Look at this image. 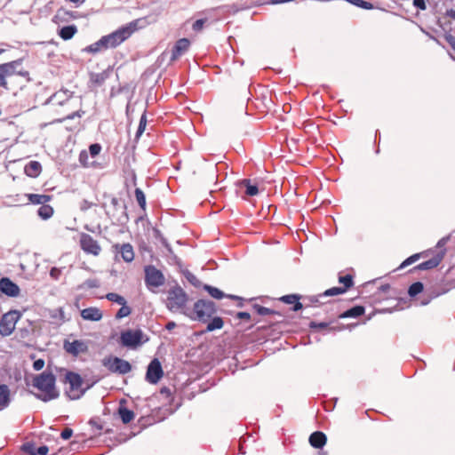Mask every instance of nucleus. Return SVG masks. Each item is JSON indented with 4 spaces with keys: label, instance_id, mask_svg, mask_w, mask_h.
I'll return each mask as SVG.
<instances>
[{
    "label": "nucleus",
    "instance_id": "1",
    "mask_svg": "<svg viewBox=\"0 0 455 455\" xmlns=\"http://www.w3.org/2000/svg\"><path fill=\"white\" fill-rule=\"evenodd\" d=\"M150 24L148 17L139 18L134 20L128 24L122 26L114 32L103 36L107 48H116L120 45L123 42L127 40L138 29L146 28Z\"/></svg>",
    "mask_w": 455,
    "mask_h": 455
},
{
    "label": "nucleus",
    "instance_id": "2",
    "mask_svg": "<svg viewBox=\"0 0 455 455\" xmlns=\"http://www.w3.org/2000/svg\"><path fill=\"white\" fill-rule=\"evenodd\" d=\"M56 377L51 371H44L33 378V387L42 392L36 397L43 402H49L59 397L60 393L55 386Z\"/></svg>",
    "mask_w": 455,
    "mask_h": 455
},
{
    "label": "nucleus",
    "instance_id": "3",
    "mask_svg": "<svg viewBox=\"0 0 455 455\" xmlns=\"http://www.w3.org/2000/svg\"><path fill=\"white\" fill-rule=\"evenodd\" d=\"M187 302L188 294L180 285L176 284L168 290L165 305L171 312L183 310Z\"/></svg>",
    "mask_w": 455,
    "mask_h": 455
},
{
    "label": "nucleus",
    "instance_id": "4",
    "mask_svg": "<svg viewBox=\"0 0 455 455\" xmlns=\"http://www.w3.org/2000/svg\"><path fill=\"white\" fill-rule=\"evenodd\" d=\"M217 312L216 304L209 299H198L194 304L193 315H189L191 319L202 323L208 322L212 316Z\"/></svg>",
    "mask_w": 455,
    "mask_h": 455
},
{
    "label": "nucleus",
    "instance_id": "5",
    "mask_svg": "<svg viewBox=\"0 0 455 455\" xmlns=\"http://www.w3.org/2000/svg\"><path fill=\"white\" fill-rule=\"evenodd\" d=\"M65 383L69 385L65 393L71 400L79 399L86 391L82 387L83 379L78 373L68 371L65 375Z\"/></svg>",
    "mask_w": 455,
    "mask_h": 455
},
{
    "label": "nucleus",
    "instance_id": "6",
    "mask_svg": "<svg viewBox=\"0 0 455 455\" xmlns=\"http://www.w3.org/2000/svg\"><path fill=\"white\" fill-rule=\"evenodd\" d=\"M21 65V60H16L13 61L0 64V87L7 89L6 78L14 75H19L23 77L29 76L28 71L17 70Z\"/></svg>",
    "mask_w": 455,
    "mask_h": 455
},
{
    "label": "nucleus",
    "instance_id": "7",
    "mask_svg": "<svg viewBox=\"0 0 455 455\" xmlns=\"http://www.w3.org/2000/svg\"><path fill=\"white\" fill-rule=\"evenodd\" d=\"M145 284L147 288L155 292V289L159 288L165 283V277L162 271L153 265H148L144 267Z\"/></svg>",
    "mask_w": 455,
    "mask_h": 455
},
{
    "label": "nucleus",
    "instance_id": "8",
    "mask_svg": "<svg viewBox=\"0 0 455 455\" xmlns=\"http://www.w3.org/2000/svg\"><path fill=\"white\" fill-rule=\"evenodd\" d=\"M101 363L112 373L124 375L132 371L131 363L117 356H106L102 359Z\"/></svg>",
    "mask_w": 455,
    "mask_h": 455
},
{
    "label": "nucleus",
    "instance_id": "9",
    "mask_svg": "<svg viewBox=\"0 0 455 455\" xmlns=\"http://www.w3.org/2000/svg\"><path fill=\"white\" fill-rule=\"evenodd\" d=\"M143 331L140 329L126 330L121 333L120 339L124 347L135 348L148 340V338L143 340Z\"/></svg>",
    "mask_w": 455,
    "mask_h": 455
},
{
    "label": "nucleus",
    "instance_id": "10",
    "mask_svg": "<svg viewBox=\"0 0 455 455\" xmlns=\"http://www.w3.org/2000/svg\"><path fill=\"white\" fill-rule=\"evenodd\" d=\"M19 318L18 311H10L3 315L0 319V334L3 337L11 335L15 329V324Z\"/></svg>",
    "mask_w": 455,
    "mask_h": 455
},
{
    "label": "nucleus",
    "instance_id": "11",
    "mask_svg": "<svg viewBox=\"0 0 455 455\" xmlns=\"http://www.w3.org/2000/svg\"><path fill=\"white\" fill-rule=\"evenodd\" d=\"M164 375L162 365L158 359H153L147 369L146 380L150 384H156Z\"/></svg>",
    "mask_w": 455,
    "mask_h": 455
},
{
    "label": "nucleus",
    "instance_id": "12",
    "mask_svg": "<svg viewBox=\"0 0 455 455\" xmlns=\"http://www.w3.org/2000/svg\"><path fill=\"white\" fill-rule=\"evenodd\" d=\"M80 245L84 252L92 254L94 256H98L101 251L99 243L88 234L81 235Z\"/></svg>",
    "mask_w": 455,
    "mask_h": 455
},
{
    "label": "nucleus",
    "instance_id": "13",
    "mask_svg": "<svg viewBox=\"0 0 455 455\" xmlns=\"http://www.w3.org/2000/svg\"><path fill=\"white\" fill-rule=\"evenodd\" d=\"M63 347L68 354L73 356H77L88 351L87 343L80 339H75L73 341L65 340Z\"/></svg>",
    "mask_w": 455,
    "mask_h": 455
},
{
    "label": "nucleus",
    "instance_id": "14",
    "mask_svg": "<svg viewBox=\"0 0 455 455\" xmlns=\"http://www.w3.org/2000/svg\"><path fill=\"white\" fill-rule=\"evenodd\" d=\"M0 291L8 297H18L20 294V287L8 277L0 279Z\"/></svg>",
    "mask_w": 455,
    "mask_h": 455
},
{
    "label": "nucleus",
    "instance_id": "15",
    "mask_svg": "<svg viewBox=\"0 0 455 455\" xmlns=\"http://www.w3.org/2000/svg\"><path fill=\"white\" fill-rule=\"evenodd\" d=\"M190 46V41L188 38H181L179 39L172 50V56H171V61H174L178 60L180 56H182L184 53H186Z\"/></svg>",
    "mask_w": 455,
    "mask_h": 455
},
{
    "label": "nucleus",
    "instance_id": "16",
    "mask_svg": "<svg viewBox=\"0 0 455 455\" xmlns=\"http://www.w3.org/2000/svg\"><path fill=\"white\" fill-rule=\"evenodd\" d=\"M73 96V92L68 89H61L53 93L46 101V103L55 102L56 104L62 106L68 101Z\"/></svg>",
    "mask_w": 455,
    "mask_h": 455
},
{
    "label": "nucleus",
    "instance_id": "17",
    "mask_svg": "<svg viewBox=\"0 0 455 455\" xmlns=\"http://www.w3.org/2000/svg\"><path fill=\"white\" fill-rule=\"evenodd\" d=\"M346 292V288L342 287H332L326 290L324 292L318 294L317 296H311L308 298L309 301L313 304L321 303L320 299L329 296H336Z\"/></svg>",
    "mask_w": 455,
    "mask_h": 455
},
{
    "label": "nucleus",
    "instance_id": "18",
    "mask_svg": "<svg viewBox=\"0 0 455 455\" xmlns=\"http://www.w3.org/2000/svg\"><path fill=\"white\" fill-rule=\"evenodd\" d=\"M81 316L84 320L98 322L102 318V312L94 307L84 308L81 311Z\"/></svg>",
    "mask_w": 455,
    "mask_h": 455
},
{
    "label": "nucleus",
    "instance_id": "19",
    "mask_svg": "<svg viewBox=\"0 0 455 455\" xmlns=\"http://www.w3.org/2000/svg\"><path fill=\"white\" fill-rule=\"evenodd\" d=\"M327 442V437L324 433L315 431L309 436V443L316 449H322Z\"/></svg>",
    "mask_w": 455,
    "mask_h": 455
},
{
    "label": "nucleus",
    "instance_id": "20",
    "mask_svg": "<svg viewBox=\"0 0 455 455\" xmlns=\"http://www.w3.org/2000/svg\"><path fill=\"white\" fill-rule=\"evenodd\" d=\"M115 247L121 253V256L125 262H132L133 260L134 251L130 243H124L122 245L116 244Z\"/></svg>",
    "mask_w": 455,
    "mask_h": 455
},
{
    "label": "nucleus",
    "instance_id": "21",
    "mask_svg": "<svg viewBox=\"0 0 455 455\" xmlns=\"http://www.w3.org/2000/svg\"><path fill=\"white\" fill-rule=\"evenodd\" d=\"M443 259V254H436L433 258L419 264L415 268L419 270H428L436 267Z\"/></svg>",
    "mask_w": 455,
    "mask_h": 455
},
{
    "label": "nucleus",
    "instance_id": "22",
    "mask_svg": "<svg viewBox=\"0 0 455 455\" xmlns=\"http://www.w3.org/2000/svg\"><path fill=\"white\" fill-rule=\"evenodd\" d=\"M42 172V165L37 161L28 162L24 168V172L27 176L31 178H36Z\"/></svg>",
    "mask_w": 455,
    "mask_h": 455
},
{
    "label": "nucleus",
    "instance_id": "23",
    "mask_svg": "<svg viewBox=\"0 0 455 455\" xmlns=\"http://www.w3.org/2000/svg\"><path fill=\"white\" fill-rule=\"evenodd\" d=\"M203 288H204V291H206L210 294L211 297H212L214 299H223L225 297H228L231 299H240L238 296H235V295H226L220 289H218L216 287H213L212 285H209V284H204L203 286Z\"/></svg>",
    "mask_w": 455,
    "mask_h": 455
},
{
    "label": "nucleus",
    "instance_id": "24",
    "mask_svg": "<svg viewBox=\"0 0 455 455\" xmlns=\"http://www.w3.org/2000/svg\"><path fill=\"white\" fill-rule=\"evenodd\" d=\"M26 196L32 204L44 205L52 200V196L50 195L26 194Z\"/></svg>",
    "mask_w": 455,
    "mask_h": 455
},
{
    "label": "nucleus",
    "instance_id": "25",
    "mask_svg": "<svg viewBox=\"0 0 455 455\" xmlns=\"http://www.w3.org/2000/svg\"><path fill=\"white\" fill-rule=\"evenodd\" d=\"M364 307L363 306H355L347 310H346L345 312H343L342 314L339 315V318H356L364 314Z\"/></svg>",
    "mask_w": 455,
    "mask_h": 455
},
{
    "label": "nucleus",
    "instance_id": "26",
    "mask_svg": "<svg viewBox=\"0 0 455 455\" xmlns=\"http://www.w3.org/2000/svg\"><path fill=\"white\" fill-rule=\"evenodd\" d=\"M107 45H106V43L104 41V37L101 36L100 39H99L97 42L88 45L87 47L84 48V52H89V53H92V54H95V53H98L103 50H107Z\"/></svg>",
    "mask_w": 455,
    "mask_h": 455
},
{
    "label": "nucleus",
    "instance_id": "27",
    "mask_svg": "<svg viewBox=\"0 0 455 455\" xmlns=\"http://www.w3.org/2000/svg\"><path fill=\"white\" fill-rule=\"evenodd\" d=\"M237 185L245 188L246 196H254L259 193L257 185L251 184V180L248 179H243L238 181Z\"/></svg>",
    "mask_w": 455,
    "mask_h": 455
},
{
    "label": "nucleus",
    "instance_id": "28",
    "mask_svg": "<svg viewBox=\"0 0 455 455\" xmlns=\"http://www.w3.org/2000/svg\"><path fill=\"white\" fill-rule=\"evenodd\" d=\"M11 402L10 389L7 385H0V408H6Z\"/></svg>",
    "mask_w": 455,
    "mask_h": 455
},
{
    "label": "nucleus",
    "instance_id": "29",
    "mask_svg": "<svg viewBox=\"0 0 455 455\" xmlns=\"http://www.w3.org/2000/svg\"><path fill=\"white\" fill-rule=\"evenodd\" d=\"M76 32H77V28L76 25H68V26H65L60 29L59 36L63 40H69L76 35Z\"/></svg>",
    "mask_w": 455,
    "mask_h": 455
},
{
    "label": "nucleus",
    "instance_id": "30",
    "mask_svg": "<svg viewBox=\"0 0 455 455\" xmlns=\"http://www.w3.org/2000/svg\"><path fill=\"white\" fill-rule=\"evenodd\" d=\"M118 415L124 424L130 423L134 418V412L125 406H123L122 403L118 408Z\"/></svg>",
    "mask_w": 455,
    "mask_h": 455
},
{
    "label": "nucleus",
    "instance_id": "31",
    "mask_svg": "<svg viewBox=\"0 0 455 455\" xmlns=\"http://www.w3.org/2000/svg\"><path fill=\"white\" fill-rule=\"evenodd\" d=\"M37 214L42 220H48L53 215V208L46 203L38 208Z\"/></svg>",
    "mask_w": 455,
    "mask_h": 455
},
{
    "label": "nucleus",
    "instance_id": "32",
    "mask_svg": "<svg viewBox=\"0 0 455 455\" xmlns=\"http://www.w3.org/2000/svg\"><path fill=\"white\" fill-rule=\"evenodd\" d=\"M223 319L220 316H215L212 319L211 322L208 323L206 331H213L215 330H220L223 327Z\"/></svg>",
    "mask_w": 455,
    "mask_h": 455
},
{
    "label": "nucleus",
    "instance_id": "33",
    "mask_svg": "<svg viewBox=\"0 0 455 455\" xmlns=\"http://www.w3.org/2000/svg\"><path fill=\"white\" fill-rule=\"evenodd\" d=\"M50 316L52 319L57 320L60 323H64L68 321L69 318L66 317L64 310L62 307H58L51 311Z\"/></svg>",
    "mask_w": 455,
    "mask_h": 455
},
{
    "label": "nucleus",
    "instance_id": "34",
    "mask_svg": "<svg viewBox=\"0 0 455 455\" xmlns=\"http://www.w3.org/2000/svg\"><path fill=\"white\" fill-rule=\"evenodd\" d=\"M423 289L424 286L421 282H415L409 287L408 294L410 297H415L419 294Z\"/></svg>",
    "mask_w": 455,
    "mask_h": 455
},
{
    "label": "nucleus",
    "instance_id": "35",
    "mask_svg": "<svg viewBox=\"0 0 455 455\" xmlns=\"http://www.w3.org/2000/svg\"><path fill=\"white\" fill-rule=\"evenodd\" d=\"M106 299L109 301L117 303L118 305L121 306H124V304H127L126 299L123 296L115 292H108L106 295Z\"/></svg>",
    "mask_w": 455,
    "mask_h": 455
},
{
    "label": "nucleus",
    "instance_id": "36",
    "mask_svg": "<svg viewBox=\"0 0 455 455\" xmlns=\"http://www.w3.org/2000/svg\"><path fill=\"white\" fill-rule=\"evenodd\" d=\"M100 285V283L96 278L87 279L85 280L82 284L79 285V289H92V288H99Z\"/></svg>",
    "mask_w": 455,
    "mask_h": 455
},
{
    "label": "nucleus",
    "instance_id": "37",
    "mask_svg": "<svg viewBox=\"0 0 455 455\" xmlns=\"http://www.w3.org/2000/svg\"><path fill=\"white\" fill-rule=\"evenodd\" d=\"M135 197H136L138 204L140 206V208L145 210V208H146V196H145L144 192L140 188H137L135 189Z\"/></svg>",
    "mask_w": 455,
    "mask_h": 455
},
{
    "label": "nucleus",
    "instance_id": "38",
    "mask_svg": "<svg viewBox=\"0 0 455 455\" xmlns=\"http://www.w3.org/2000/svg\"><path fill=\"white\" fill-rule=\"evenodd\" d=\"M339 282L344 285L342 288H346V291L354 285L351 275H340L339 277Z\"/></svg>",
    "mask_w": 455,
    "mask_h": 455
},
{
    "label": "nucleus",
    "instance_id": "39",
    "mask_svg": "<svg viewBox=\"0 0 455 455\" xmlns=\"http://www.w3.org/2000/svg\"><path fill=\"white\" fill-rule=\"evenodd\" d=\"M146 125H147V117H146V113H144L141 116H140V124H139V126H138V129H137V132H136V139H139L144 132L145 129H146Z\"/></svg>",
    "mask_w": 455,
    "mask_h": 455
},
{
    "label": "nucleus",
    "instance_id": "40",
    "mask_svg": "<svg viewBox=\"0 0 455 455\" xmlns=\"http://www.w3.org/2000/svg\"><path fill=\"white\" fill-rule=\"evenodd\" d=\"M309 327L311 329H318V330H325L329 329L330 331H336V327H329V323L325 322L322 323H316V322H310Z\"/></svg>",
    "mask_w": 455,
    "mask_h": 455
},
{
    "label": "nucleus",
    "instance_id": "41",
    "mask_svg": "<svg viewBox=\"0 0 455 455\" xmlns=\"http://www.w3.org/2000/svg\"><path fill=\"white\" fill-rule=\"evenodd\" d=\"M253 308L255 309L257 314L259 315H267L275 314L274 310H272L268 307H263L261 305H259V304L253 305Z\"/></svg>",
    "mask_w": 455,
    "mask_h": 455
},
{
    "label": "nucleus",
    "instance_id": "42",
    "mask_svg": "<svg viewBox=\"0 0 455 455\" xmlns=\"http://www.w3.org/2000/svg\"><path fill=\"white\" fill-rule=\"evenodd\" d=\"M186 279L195 287L198 288L201 286L200 280L191 272L186 271L184 273Z\"/></svg>",
    "mask_w": 455,
    "mask_h": 455
},
{
    "label": "nucleus",
    "instance_id": "43",
    "mask_svg": "<svg viewBox=\"0 0 455 455\" xmlns=\"http://www.w3.org/2000/svg\"><path fill=\"white\" fill-rule=\"evenodd\" d=\"M347 2L355 4V6L361 7L365 10H371L373 8V4L370 2L363 0H347Z\"/></svg>",
    "mask_w": 455,
    "mask_h": 455
},
{
    "label": "nucleus",
    "instance_id": "44",
    "mask_svg": "<svg viewBox=\"0 0 455 455\" xmlns=\"http://www.w3.org/2000/svg\"><path fill=\"white\" fill-rule=\"evenodd\" d=\"M132 310L130 307H128L126 304L124 306H122L121 308L117 311L116 315V319H122L124 317L128 316L131 314Z\"/></svg>",
    "mask_w": 455,
    "mask_h": 455
},
{
    "label": "nucleus",
    "instance_id": "45",
    "mask_svg": "<svg viewBox=\"0 0 455 455\" xmlns=\"http://www.w3.org/2000/svg\"><path fill=\"white\" fill-rule=\"evenodd\" d=\"M105 80H106L105 73H97V74H92L91 76V81L98 85L102 84L105 82Z\"/></svg>",
    "mask_w": 455,
    "mask_h": 455
},
{
    "label": "nucleus",
    "instance_id": "46",
    "mask_svg": "<svg viewBox=\"0 0 455 455\" xmlns=\"http://www.w3.org/2000/svg\"><path fill=\"white\" fill-rule=\"evenodd\" d=\"M281 300L287 304H293L296 300H299V296L296 294L284 295L281 298Z\"/></svg>",
    "mask_w": 455,
    "mask_h": 455
},
{
    "label": "nucleus",
    "instance_id": "47",
    "mask_svg": "<svg viewBox=\"0 0 455 455\" xmlns=\"http://www.w3.org/2000/svg\"><path fill=\"white\" fill-rule=\"evenodd\" d=\"M101 151V146L99 143L90 145L89 152L92 157L98 156Z\"/></svg>",
    "mask_w": 455,
    "mask_h": 455
},
{
    "label": "nucleus",
    "instance_id": "48",
    "mask_svg": "<svg viewBox=\"0 0 455 455\" xmlns=\"http://www.w3.org/2000/svg\"><path fill=\"white\" fill-rule=\"evenodd\" d=\"M419 253H416V254H413L411 255V257L407 258L400 266L401 268L403 267H405L411 264H412L413 262H415L419 258Z\"/></svg>",
    "mask_w": 455,
    "mask_h": 455
},
{
    "label": "nucleus",
    "instance_id": "49",
    "mask_svg": "<svg viewBox=\"0 0 455 455\" xmlns=\"http://www.w3.org/2000/svg\"><path fill=\"white\" fill-rule=\"evenodd\" d=\"M205 22L206 19L196 20L192 25L193 30L196 32L201 31Z\"/></svg>",
    "mask_w": 455,
    "mask_h": 455
},
{
    "label": "nucleus",
    "instance_id": "50",
    "mask_svg": "<svg viewBox=\"0 0 455 455\" xmlns=\"http://www.w3.org/2000/svg\"><path fill=\"white\" fill-rule=\"evenodd\" d=\"M21 450L28 455H31V453H36V449H35L34 445L30 443H24L22 445Z\"/></svg>",
    "mask_w": 455,
    "mask_h": 455
},
{
    "label": "nucleus",
    "instance_id": "51",
    "mask_svg": "<svg viewBox=\"0 0 455 455\" xmlns=\"http://www.w3.org/2000/svg\"><path fill=\"white\" fill-rule=\"evenodd\" d=\"M61 275V270L58 267H52L51 270H50V276L54 279V280H58L60 278Z\"/></svg>",
    "mask_w": 455,
    "mask_h": 455
},
{
    "label": "nucleus",
    "instance_id": "52",
    "mask_svg": "<svg viewBox=\"0 0 455 455\" xmlns=\"http://www.w3.org/2000/svg\"><path fill=\"white\" fill-rule=\"evenodd\" d=\"M87 160H88L87 152L85 150L81 151V153L79 154V162L81 163V164L84 166H88Z\"/></svg>",
    "mask_w": 455,
    "mask_h": 455
},
{
    "label": "nucleus",
    "instance_id": "53",
    "mask_svg": "<svg viewBox=\"0 0 455 455\" xmlns=\"http://www.w3.org/2000/svg\"><path fill=\"white\" fill-rule=\"evenodd\" d=\"M444 39L451 46V48L455 51V37L451 34L446 33L444 35Z\"/></svg>",
    "mask_w": 455,
    "mask_h": 455
},
{
    "label": "nucleus",
    "instance_id": "54",
    "mask_svg": "<svg viewBox=\"0 0 455 455\" xmlns=\"http://www.w3.org/2000/svg\"><path fill=\"white\" fill-rule=\"evenodd\" d=\"M73 435V430L69 427H66L62 430L60 436L61 438L68 440Z\"/></svg>",
    "mask_w": 455,
    "mask_h": 455
},
{
    "label": "nucleus",
    "instance_id": "55",
    "mask_svg": "<svg viewBox=\"0 0 455 455\" xmlns=\"http://www.w3.org/2000/svg\"><path fill=\"white\" fill-rule=\"evenodd\" d=\"M413 5L421 11H425L427 9L425 0H413Z\"/></svg>",
    "mask_w": 455,
    "mask_h": 455
},
{
    "label": "nucleus",
    "instance_id": "56",
    "mask_svg": "<svg viewBox=\"0 0 455 455\" xmlns=\"http://www.w3.org/2000/svg\"><path fill=\"white\" fill-rule=\"evenodd\" d=\"M44 366V361L43 359H37L33 363V368L36 371H40Z\"/></svg>",
    "mask_w": 455,
    "mask_h": 455
},
{
    "label": "nucleus",
    "instance_id": "57",
    "mask_svg": "<svg viewBox=\"0 0 455 455\" xmlns=\"http://www.w3.org/2000/svg\"><path fill=\"white\" fill-rule=\"evenodd\" d=\"M92 206V203L87 201V200H83L80 204V209L82 211H87L89 210L91 207Z\"/></svg>",
    "mask_w": 455,
    "mask_h": 455
},
{
    "label": "nucleus",
    "instance_id": "58",
    "mask_svg": "<svg viewBox=\"0 0 455 455\" xmlns=\"http://www.w3.org/2000/svg\"><path fill=\"white\" fill-rule=\"evenodd\" d=\"M49 451V448L46 445H42L38 447L36 451V455H46Z\"/></svg>",
    "mask_w": 455,
    "mask_h": 455
},
{
    "label": "nucleus",
    "instance_id": "59",
    "mask_svg": "<svg viewBox=\"0 0 455 455\" xmlns=\"http://www.w3.org/2000/svg\"><path fill=\"white\" fill-rule=\"evenodd\" d=\"M236 317L242 320L251 319V315L248 312H238Z\"/></svg>",
    "mask_w": 455,
    "mask_h": 455
},
{
    "label": "nucleus",
    "instance_id": "60",
    "mask_svg": "<svg viewBox=\"0 0 455 455\" xmlns=\"http://www.w3.org/2000/svg\"><path fill=\"white\" fill-rule=\"evenodd\" d=\"M303 307V305L301 302H299V300H296L294 303H293V307H292V310L297 312L299 310H300L301 308Z\"/></svg>",
    "mask_w": 455,
    "mask_h": 455
},
{
    "label": "nucleus",
    "instance_id": "61",
    "mask_svg": "<svg viewBox=\"0 0 455 455\" xmlns=\"http://www.w3.org/2000/svg\"><path fill=\"white\" fill-rule=\"evenodd\" d=\"M160 393L162 395H164L166 396H170L171 395V390L169 387H164L160 389Z\"/></svg>",
    "mask_w": 455,
    "mask_h": 455
},
{
    "label": "nucleus",
    "instance_id": "62",
    "mask_svg": "<svg viewBox=\"0 0 455 455\" xmlns=\"http://www.w3.org/2000/svg\"><path fill=\"white\" fill-rule=\"evenodd\" d=\"M176 327V323L172 321L171 322H168L165 325V329L168 330V331H172V329H174Z\"/></svg>",
    "mask_w": 455,
    "mask_h": 455
},
{
    "label": "nucleus",
    "instance_id": "63",
    "mask_svg": "<svg viewBox=\"0 0 455 455\" xmlns=\"http://www.w3.org/2000/svg\"><path fill=\"white\" fill-rule=\"evenodd\" d=\"M389 289H390V285L388 283H386V284H382L379 288V291L381 292H387V291H389Z\"/></svg>",
    "mask_w": 455,
    "mask_h": 455
},
{
    "label": "nucleus",
    "instance_id": "64",
    "mask_svg": "<svg viewBox=\"0 0 455 455\" xmlns=\"http://www.w3.org/2000/svg\"><path fill=\"white\" fill-rule=\"evenodd\" d=\"M446 15L453 20H455V10L450 9L446 11Z\"/></svg>",
    "mask_w": 455,
    "mask_h": 455
}]
</instances>
